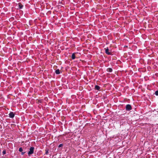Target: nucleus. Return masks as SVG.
I'll use <instances>...</instances> for the list:
<instances>
[{
	"label": "nucleus",
	"instance_id": "1",
	"mask_svg": "<svg viewBox=\"0 0 158 158\" xmlns=\"http://www.w3.org/2000/svg\"><path fill=\"white\" fill-rule=\"evenodd\" d=\"M132 110V107L131 105L127 104L126 106V110L127 111H130Z\"/></svg>",
	"mask_w": 158,
	"mask_h": 158
},
{
	"label": "nucleus",
	"instance_id": "15",
	"mask_svg": "<svg viewBox=\"0 0 158 158\" xmlns=\"http://www.w3.org/2000/svg\"><path fill=\"white\" fill-rule=\"evenodd\" d=\"M48 150H46L45 154H48Z\"/></svg>",
	"mask_w": 158,
	"mask_h": 158
},
{
	"label": "nucleus",
	"instance_id": "12",
	"mask_svg": "<svg viewBox=\"0 0 158 158\" xmlns=\"http://www.w3.org/2000/svg\"><path fill=\"white\" fill-rule=\"evenodd\" d=\"M155 94L156 95L158 96V90H157L155 92Z\"/></svg>",
	"mask_w": 158,
	"mask_h": 158
},
{
	"label": "nucleus",
	"instance_id": "7",
	"mask_svg": "<svg viewBox=\"0 0 158 158\" xmlns=\"http://www.w3.org/2000/svg\"><path fill=\"white\" fill-rule=\"evenodd\" d=\"M95 88L96 89L99 90L100 89V87L98 85H96L95 86Z\"/></svg>",
	"mask_w": 158,
	"mask_h": 158
},
{
	"label": "nucleus",
	"instance_id": "11",
	"mask_svg": "<svg viewBox=\"0 0 158 158\" xmlns=\"http://www.w3.org/2000/svg\"><path fill=\"white\" fill-rule=\"evenodd\" d=\"M63 145H64L63 144L61 143V144H59L58 147V148H60L61 147H63Z\"/></svg>",
	"mask_w": 158,
	"mask_h": 158
},
{
	"label": "nucleus",
	"instance_id": "10",
	"mask_svg": "<svg viewBox=\"0 0 158 158\" xmlns=\"http://www.w3.org/2000/svg\"><path fill=\"white\" fill-rule=\"evenodd\" d=\"M72 58L73 60H74L75 58V55L74 53L72 55Z\"/></svg>",
	"mask_w": 158,
	"mask_h": 158
},
{
	"label": "nucleus",
	"instance_id": "13",
	"mask_svg": "<svg viewBox=\"0 0 158 158\" xmlns=\"http://www.w3.org/2000/svg\"><path fill=\"white\" fill-rule=\"evenodd\" d=\"M6 153V150H3L2 152V154L3 155H5Z\"/></svg>",
	"mask_w": 158,
	"mask_h": 158
},
{
	"label": "nucleus",
	"instance_id": "9",
	"mask_svg": "<svg viewBox=\"0 0 158 158\" xmlns=\"http://www.w3.org/2000/svg\"><path fill=\"white\" fill-rule=\"evenodd\" d=\"M91 139L92 141H96V137L95 136H93L91 138Z\"/></svg>",
	"mask_w": 158,
	"mask_h": 158
},
{
	"label": "nucleus",
	"instance_id": "17",
	"mask_svg": "<svg viewBox=\"0 0 158 158\" xmlns=\"http://www.w3.org/2000/svg\"><path fill=\"white\" fill-rule=\"evenodd\" d=\"M30 148H34L33 147H31Z\"/></svg>",
	"mask_w": 158,
	"mask_h": 158
},
{
	"label": "nucleus",
	"instance_id": "8",
	"mask_svg": "<svg viewBox=\"0 0 158 158\" xmlns=\"http://www.w3.org/2000/svg\"><path fill=\"white\" fill-rule=\"evenodd\" d=\"M55 73L57 74H60V72L59 69H57L55 71Z\"/></svg>",
	"mask_w": 158,
	"mask_h": 158
},
{
	"label": "nucleus",
	"instance_id": "3",
	"mask_svg": "<svg viewBox=\"0 0 158 158\" xmlns=\"http://www.w3.org/2000/svg\"><path fill=\"white\" fill-rule=\"evenodd\" d=\"M34 149H30V151L28 153V154L29 156L33 153L34 151Z\"/></svg>",
	"mask_w": 158,
	"mask_h": 158
},
{
	"label": "nucleus",
	"instance_id": "5",
	"mask_svg": "<svg viewBox=\"0 0 158 158\" xmlns=\"http://www.w3.org/2000/svg\"><path fill=\"white\" fill-rule=\"evenodd\" d=\"M19 7L20 9H22L23 7V6L20 3H19L18 4Z\"/></svg>",
	"mask_w": 158,
	"mask_h": 158
},
{
	"label": "nucleus",
	"instance_id": "2",
	"mask_svg": "<svg viewBox=\"0 0 158 158\" xmlns=\"http://www.w3.org/2000/svg\"><path fill=\"white\" fill-rule=\"evenodd\" d=\"M15 116V114H14L13 112H11L9 114V117L10 118H13Z\"/></svg>",
	"mask_w": 158,
	"mask_h": 158
},
{
	"label": "nucleus",
	"instance_id": "4",
	"mask_svg": "<svg viewBox=\"0 0 158 158\" xmlns=\"http://www.w3.org/2000/svg\"><path fill=\"white\" fill-rule=\"evenodd\" d=\"M105 52L107 54L109 55H110L111 54V52H109V49L108 48H105Z\"/></svg>",
	"mask_w": 158,
	"mask_h": 158
},
{
	"label": "nucleus",
	"instance_id": "16",
	"mask_svg": "<svg viewBox=\"0 0 158 158\" xmlns=\"http://www.w3.org/2000/svg\"><path fill=\"white\" fill-rule=\"evenodd\" d=\"M25 152H21V154L22 155H23L25 154Z\"/></svg>",
	"mask_w": 158,
	"mask_h": 158
},
{
	"label": "nucleus",
	"instance_id": "14",
	"mask_svg": "<svg viewBox=\"0 0 158 158\" xmlns=\"http://www.w3.org/2000/svg\"><path fill=\"white\" fill-rule=\"evenodd\" d=\"M19 152H22L23 150V149H19Z\"/></svg>",
	"mask_w": 158,
	"mask_h": 158
},
{
	"label": "nucleus",
	"instance_id": "6",
	"mask_svg": "<svg viewBox=\"0 0 158 158\" xmlns=\"http://www.w3.org/2000/svg\"><path fill=\"white\" fill-rule=\"evenodd\" d=\"M112 69L111 68H108L107 69V71L111 73L112 72Z\"/></svg>",
	"mask_w": 158,
	"mask_h": 158
}]
</instances>
